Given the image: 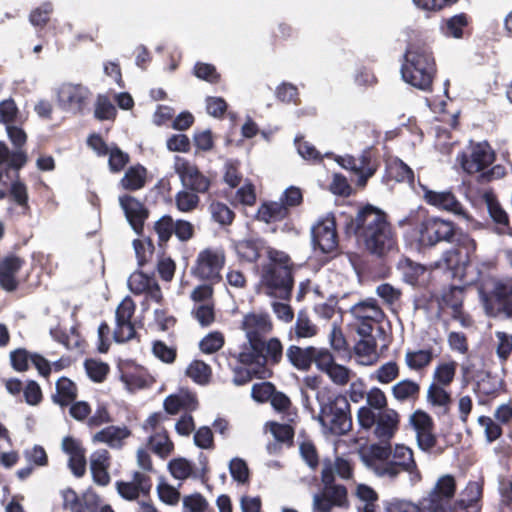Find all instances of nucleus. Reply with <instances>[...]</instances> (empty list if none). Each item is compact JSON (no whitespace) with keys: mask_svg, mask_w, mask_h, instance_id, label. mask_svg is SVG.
I'll list each match as a JSON object with an SVG mask.
<instances>
[{"mask_svg":"<svg viewBox=\"0 0 512 512\" xmlns=\"http://www.w3.org/2000/svg\"><path fill=\"white\" fill-rule=\"evenodd\" d=\"M479 296L487 316L512 319V278L494 279L490 289H480Z\"/></svg>","mask_w":512,"mask_h":512,"instance_id":"423d86ee","label":"nucleus"},{"mask_svg":"<svg viewBox=\"0 0 512 512\" xmlns=\"http://www.w3.org/2000/svg\"><path fill=\"white\" fill-rule=\"evenodd\" d=\"M62 450L69 455L68 466L72 473L80 478L86 472V450L81 442L72 436H66L62 440Z\"/></svg>","mask_w":512,"mask_h":512,"instance_id":"393cba45","label":"nucleus"},{"mask_svg":"<svg viewBox=\"0 0 512 512\" xmlns=\"http://www.w3.org/2000/svg\"><path fill=\"white\" fill-rule=\"evenodd\" d=\"M456 370L457 362L455 361L439 363L433 373V383L449 386L454 381Z\"/></svg>","mask_w":512,"mask_h":512,"instance_id":"a18cd8bd","label":"nucleus"},{"mask_svg":"<svg viewBox=\"0 0 512 512\" xmlns=\"http://www.w3.org/2000/svg\"><path fill=\"white\" fill-rule=\"evenodd\" d=\"M283 358V345L277 337L263 338L252 344H243L237 356L244 366H256L257 378L265 379L272 375L270 367L278 365Z\"/></svg>","mask_w":512,"mask_h":512,"instance_id":"39448f33","label":"nucleus"},{"mask_svg":"<svg viewBox=\"0 0 512 512\" xmlns=\"http://www.w3.org/2000/svg\"><path fill=\"white\" fill-rule=\"evenodd\" d=\"M19 109L12 98L0 102V123L10 125L17 121Z\"/></svg>","mask_w":512,"mask_h":512,"instance_id":"052dcab7","label":"nucleus"},{"mask_svg":"<svg viewBox=\"0 0 512 512\" xmlns=\"http://www.w3.org/2000/svg\"><path fill=\"white\" fill-rule=\"evenodd\" d=\"M375 172L376 166L372 164L371 151L365 149L359 157H356V174L359 176L360 181L365 183Z\"/></svg>","mask_w":512,"mask_h":512,"instance_id":"de8ad7c7","label":"nucleus"},{"mask_svg":"<svg viewBox=\"0 0 512 512\" xmlns=\"http://www.w3.org/2000/svg\"><path fill=\"white\" fill-rule=\"evenodd\" d=\"M314 352V346L302 348L297 345H290L286 350V357L293 367L306 372L312 367Z\"/></svg>","mask_w":512,"mask_h":512,"instance_id":"7c9ffc66","label":"nucleus"},{"mask_svg":"<svg viewBox=\"0 0 512 512\" xmlns=\"http://www.w3.org/2000/svg\"><path fill=\"white\" fill-rule=\"evenodd\" d=\"M398 226H408L418 246L423 248L434 247L440 242L448 243L462 230L452 221L430 215L428 210L422 207L411 210L406 217L398 221Z\"/></svg>","mask_w":512,"mask_h":512,"instance_id":"f257e3e1","label":"nucleus"},{"mask_svg":"<svg viewBox=\"0 0 512 512\" xmlns=\"http://www.w3.org/2000/svg\"><path fill=\"white\" fill-rule=\"evenodd\" d=\"M495 335L497 338L496 354L502 362H505L512 354V335L503 331H497Z\"/></svg>","mask_w":512,"mask_h":512,"instance_id":"680f3d73","label":"nucleus"},{"mask_svg":"<svg viewBox=\"0 0 512 512\" xmlns=\"http://www.w3.org/2000/svg\"><path fill=\"white\" fill-rule=\"evenodd\" d=\"M128 287L134 295L145 294L147 298L162 303L163 294L153 275H147L142 271L133 272L128 279Z\"/></svg>","mask_w":512,"mask_h":512,"instance_id":"aec40b11","label":"nucleus"},{"mask_svg":"<svg viewBox=\"0 0 512 512\" xmlns=\"http://www.w3.org/2000/svg\"><path fill=\"white\" fill-rule=\"evenodd\" d=\"M241 328L245 332L247 342L252 344L259 341L273 330V323L267 313H247L244 315Z\"/></svg>","mask_w":512,"mask_h":512,"instance_id":"6ab92c4d","label":"nucleus"},{"mask_svg":"<svg viewBox=\"0 0 512 512\" xmlns=\"http://www.w3.org/2000/svg\"><path fill=\"white\" fill-rule=\"evenodd\" d=\"M312 241L322 253L329 254L337 250L339 237L335 216L330 213L312 227Z\"/></svg>","mask_w":512,"mask_h":512,"instance_id":"4468645a","label":"nucleus"},{"mask_svg":"<svg viewBox=\"0 0 512 512\" xmlns=\"http://www.w3.org/2000/svg\"><path fill=\"white\" fill-rule=\"evenodd\" d=\"M225 265L223 250L206 248L199 252L193 274L200 280L218 283L221 281V270Z\"/></svg>","mask_w":512,"mask_h":512,"instance_id":"f8f14e48","label":"nucleus"},{"mask_svg":"<svg viewBox=\"0 0 512 512\" xmlns=\"http://www.w3.org/2000/svg\"><path fill=\"white\" fill-rule=\"evenodd\" d=\"M456 482L452 475H444L440 477L429 495V503H434V508H442L455 495Z\"/></svg>","mask_w":512,"mask_h":512,"instance_id":"c85d7f7f","label":"nucleus"},{"mask_svg":"<svg viewBox=\"0 0 512 512\" xmlns=\"http://www.w3.org/2000/svg\"><path fill=\"white\" fill-rule=\"evenodd\" d=\"M448 243L453 246L443 253L441 260L454 277L462 276L470 264L472 255L476 252L477 243L463 229L458 231Z\"/></svg>","mask_w":512,"mask_h":512,"instance_id":"6e6552de","label":"nucleus"},{"mask_svg":"<svg viewBox=\"0 0 512 512\" xmlns=\"http://www.w3.org/2000/svg\"><path fill=\"white\" fill-rule=\"evenodd\" d=\"M496 160V153L487 141H469L457 155V161L467 174L482 173Z\"/></svg>","mask_w":512,"mask_h":512,"instance_id":"9b49d317","label":"nucleus"},{"mask_svg":"<svg viewBox=\"0 0 512 512\" xmlns=\"http://www.w3.org/2000/svg\"><path fill=\"white\" fill-rule=\"evenodd\" d=\"M77 395V387L71 379L67 377L58 379L56 382V394L53 396V401L56 404L66 407L76 400Z\"/></svg>","mask_w":512,"mask_h":512,"instance_id":"4c0bfd02","label":"nucleus"},{"mask_svg":"<svg viewBox=\"0 0 512 512\" xmlns=\"http://www.w3.org/2000/svg\"><path fill=\"white\" fill-rule=\"evenodd\" d=\"M357 419L364 430L373 429V435L381 443H389L400 426V414L392 408L372 412L370 408H359Z\"/></svg>","mask_w":512,"mask_h":512,"instance_id":"0eeeda50","label":"nucleus"},{"mask_svg":"<svg viewBox=\"0 0 512 512\" xmlns=\"http://www.w3.org/2000/svg\"><path fill=\"white\" fill-rule=\"evenodd\" d=\"M440 30L447 38H468L473 33V19L469 14L461 12L443 19Z\"/></svg>","mask_w":512,"mask_h":512,"instance_id":"5701e85b","label":"nucleus"},{"mask_svg":"<svg viewBox=\"0 0 512 512\" xmlns=\"http://www.w3.org/2000/svg\"><path fill=\"white\" fill-rule=\"evenodd\" d=\"M132 432L127 426H107L93 436L94 442L107 444L112 449H121Z\"/></svg>","mask_w":512,"mask_h":512,"instance_id":"cd10ccee","label":"nucleus"},{"mask_svg":"<svg viewBox=\"0 0 512 512\" xmlns=\"http://www.w3.org/2000/svg\"><path fill=\"white\" fill-rule=\"evenodd\" d=\"M437 355L432 348L407 350L405 353V364L411 371L424 372L432 363Z\"/></svg>","mask_w":512,"mask_h":512,"instance_id":"72a5a7b5","label":"nucleus"},{"mask_svg":"<svg viewBox=\"0 0 512 512\" xmlns=\"http://www.w3.org/2000/svg\"><path fill=\"white\" fill-rule=\"evenodd\" d=\"M318 332V328L314 325L309 317L300 312L294 325V333L297 339L314 337Z\"/></svg>","mask_w":512,"mask_h":512,"instance_id":"5fc2aeb1","label":"nucleus"},{"mask_svg":"<svg viewBox=\"0 0 512 512\" xmlns=\"http://www.w3.org/2000/svg\"><path fill=\"white\" fill-rule=\"evenodd\" d=\"M208 506V501L200 493L187 495L183 498V512H205Z\"/></svg>","mask_w":512,"mask_h":512,"instance_id":"338daca9","label":"nucleus"},{"mask_svg":"<svg viewBox=\"0 0 512 512\" xmlns=\"http://www.w3.org/2000/svg\"><path fill=\"white\" fill-rule=\"evenodd\" d=\"M175 171L182 185L195 193H206L211 186V180L205 176L196 165L187 160L176 163Z\"/></svg>","mask_w":512,"mask_h":512,"instance_id":"a211bd4d","label":"nucleus"},{"mask_svg":"<svg viewBox=\"0 0 512 512\" xmlns=\"http://www.w3.org/2000/svg\"><path fill=\"white\" fill-rule=\"evenodd\" d=\"M397 267L401 271L405 282L411 285H415L425 272L422 265L413 262L409 258L400 259Z\"/></svg>","mask_w":512,"mask_h":512,"instance_id":"c03bdc74","label":"nucleus"},{"mask_svg":"<svg viewBox=\"0 0 512 512\" xmlns=\"http://www.w3.org/2000/svg\"><path fill=\"white\" fill-rule=\"evenodd\" d=\"M465 493L467 499L462 498L455 503V510L459 509L463 512H480L478 502L482 498L483 488L478 482H469Z\"/></svg>","mask_w":512,"mask_h":512,"instance_id":"e433bc0d","label":"nucleus"},{"mask_svg":"<svg viewBox=\"0 0 512 512\" xmlns=\"http://www.w3.org/2000/svg\"><path fill=\"white\" fill-rule=\"evenodd\" d=\"M358 241H361L371 254L378 257L397 249L398 244L397 235L389 219Z\"/></svg>","mask_w":512,"mask_h":512,"instance_id":"ddd939ff","label":"nucleus"},{"mask_svg":"<svg viewBox=\"0 0 512 512\" xmlns=\"http://www.w3.org/2000/svg\"><path fill=\"white\" fill-rule=\"evenodd\" d=\"M109 459L110 456L107 450L96 451L91 456L90 469L92 478L99 486H107L111 481L108 473Z\"/></svg>","mask_w":512,"mask_h":512,"instance_id":"c756f323","label":"nucleus"},{"mask_svg":"<svg viewBox=\"0 0 512 512\" xmlns=\"http://www.w3.org/2000/svg\"><path fill=\"white\" fill-rule=\"evenodd\" d=\"M399 374V365L395 361H389L376 370V379L382 384H388L397 379Z\"/></svg>","mask_w":512,"mask_h":512,"instance_id":"e2e57ef3","label":"nucleus"},{"mask_svg":"<svg viewBox=\"0 0 512 512\" xmlns=\"http://www.w3.org/2000/svg\"><path fill=\"white\" fill-rule=\"evenodd\" d=\"M186 375L199 385H206L211 380L212 370L201 360L192 361L186 370Z\"/></svg>","mask_w":512,"mask_h":512,"instance_id":"37998d69","label":"nucleus"},{"mask_svg":"<svg viewBox=\"0 0 512 512\" xmlns=\"http://www.w3.org/2000/svg\"><path fill=\"white\" fill-rule=\"evenodd\" d=\"M135 310L136 305L129 296L118 305L115 312L116 327L113 332L115 342L124 343L136 336L135 326L131 321Z\"/></svg>","mask_w":512,"mask_h":512,"instance_id":"2eb2a0df","label":"nucleus"},{"mask_svg":"<svg viewBox=\"0 0 512 512\" xmlns=\"http://www.w3.org/2000/svg\"><path fill=\"white\" fill-rule=\"evenodd\" d=\"M388 219L385 211L368 203L361 206L355 216L347 217L344 233L347 237L354 236L359 240Z\"/></svg>","mask_w":512,"mask_h":512,"instance_id":"1a4fd4ad","label":"nucleus"},{"mask_svg":"<svg viewBox=\"0 0 512 512\" xmlns=\"http://www.w3.org/2000/svg\"><path fill=\"white\" fill-rule=\"evenodd\" d=\"M386 177L396 182L414 183V171L398 157L386 162Z\"/></svg>","mask_w":512,"mask_h":512,"instance_id":"c9c22d12","label":"nucleus"},{"mask_svg":"<svg viewBox=\"0 0 512 512\" xmlns=\"http://www.w3.org/2000/svg\"><path fill=\"white\" fill-rule=\"evenodd\" d=\"M25 265V260L17 255L5 256L0 261V287L6 292H14L19 287L17 274Z\"/></svg>","mask_w":512,"mask_h":512,"instance_id":"b1692460","label":"nucleus"},{"mask_svg":"<svg viewBox=\"0 0 512 512\" xmlns=\"http://www.w3.org/2000/svg\"><path fill=\"white\" fill-rule=\"evenodd\" d=\"M7 197L10 201L21 207L24 214L30 210L28 189L24 182L20 180L12 181Z\"/></svg>","mask_w":512,"mask_h":512,"instance_id":"79ce46f5","label":"nucleus"},{"mask_svg":"<svg viewBox=\"0 0 512 512\" xmlns=\"http://www.w3.org/2000/svg\"><path fill=\"white\" fill-rule=\"evenodd\" d=\"M200 203L197 193L188 190H181L175 195L176 208L183 213L192 212Z\"/></svg>","mask_w":512,"mask_h":512,"instance_id":"8fccbe9b","label":"nucleus"},{"mask_svg":"<svg viewBox=\"0 0 512 512\" xmlns=\"http://www.w3.org/2000/svg\"><path fill=\"white\" fill-rule=\"evenodd\" d=\"M194 75L210 84H217L221 80V75L216 67L210 63L197 62L193 68Z\"/></svg>","mask_w":512,"mask_h":512,"instance_id":"6e6d98bb","label":"nucleus"},{"mask_svg":"<svg viewBox=\"0 0 512 512\" xmlns=\"http://www.w3.org/2000/svg\"><path fill=\"white\" fill-rule=\"evenodd\" d=\"M269 246L266 241L259 237H248L235 243V251L241 261L256 263L261 257V253Z\"/></svg>","mask_w":512,"mask_h":512,"instance_id":"bb28decb","label":"nucleus"},{"mask_svg":"<svg viewBox=\"0 0 512 512\" xmlns=\"http://www.w3.org/2000/svg\"><path fill=\"white\" fill-rule=\"evenodd\" d=\"M421 386L418 382L406 378L391 387V394L400 403H415L419 400Z\"/></svg>","mask_w":512,"mask_h":512,"instance_id":"2f4dec72","label":"nucleus"},{"mask_svg":"<svg viewBox=\"0 0 512 512\" xmlns=\"http://www.w3.org/2000/svg\"><path fill=\"white\" fill-rule=\"evenodd\" d=\"M423 199L427 204L437 209L445 210L455 215H465L463 206L450 191L437 192L423 187Z\"/></svg>","mask_w":512,"mask_h":512,"instance_id":"a878e982","label":"nucleus"},{"mask_svg":"<svg viewBox=\"0 0 512 512\" xmlns=\"http://www.w3.org/2000/svg\"><path fill=\"white\" fill-rule=\"evenodd\" d=\"M436 73L437 66L431 47L424 42L410 43L401 65L402 79L419 90L431 91Z\"/></svg>","mask_w":512,"mask_h":512,"instance_id":"7ed1b4c3","label":"nucleus"},{"mask_svg":"<svg viewBox=\"0 0 512 512\" xmlns=\"http://www.w3.org/2000/svg\"><path fill=\"white\" fill-rule=\"evenodd\" d=\"M267 261L260 269V284L267 296L289 301L294 288V263L284 251L266 249Z\"/></svg>","mask_w":512,"mask_h":512,"instance_id":"f03ea898","label":"nucleus"},{"mask_svg":"<svg viewBox=\"0 0 512 512\" xmlns=\"http://www.w3.org/2000/svg\"><path fill=\"white\" fill-rule=\"evenodd\" d=\"M85 368L89 378L97 383L103 382L109 373L108 364L96 360H87Z\"/></svg>","mask_w":512,"mask_h":512,"instance_id":"0e129e2a","label":"nucleus"},{"mask_svg":"<svg viewBox=\"0 0 512 512\" xmlns=\"http://www.w3.org/2000/svg\"><path fill=\"white\" fill-rule=\"evenodd\" d=\"M409 421L416 434L427 429L435 428L432 417L427 412L420 409L411 414Z\"/></svg>","mask_w":512,"mask_h":512,"instance_id":"69168bd1","label":"nucleus"},{"mask_svg":"<svg viewBox=\"0 0 512 512\" xmlns=\"http://www.w3.org/2000/svg\"><path fill=\"white\" fill-rule=\"evenodd\" d=\"M270 432L273 434L276 441L287 444L288 446L293 445L295 431L291 425L271 422Z\"/></svg>","mask_w":512,"mask_h":512,"instance_id":"bf43d9fd","label":"nucleus"},{"mask_svg":"<svg viewBox=\"0 0 512 512\" xmlns=\"http://www.w3.org/2000/svg\"><path fill=\"white\" fill-rule=\"evenodd\" d=\"M153 232L157 236V246L164 254L168 243L175 235L180 242H188L195 235L194 225L185 219L174 220L169 214L162 215L153 223Z\"/></svg>","mask_w":512,"mask_h":512,"instance_id":"9d476101","label":"nucleus"},{"mask_svg":"<svg viewBox=\"0 0 512 512\" xmlns=\"http://www.w3.org/2000/svg\"><path fill=\"white\" fill-rule=\"evenodd\" d=\"M149 445L154 453L163 458L168 456L174 448L166 431L150 436Z\"/></svg>","mask_w":512,"mask_h":512,"instance_id":"3c124183","label":"nucleus"},{"mask_svg":"<svg viewBox=\"0 0 512 512\" xmlns=\"http://www.w3.org/2000/svg\"><path fill=\"white\" fill-rule=\"evenodd\" d=\"M119 204L133 231L139 236H144V226L149 218L150 211L140 200L129 194L119 197Z\"/></svg>","mask_w":512,"mask_h":512,"instance_id":"f3484780","label":"nucleus"},{"mask_svg":"<svg viewBox=\"0 0 512 512\" xmlns=\"http://www.w3.org/2000/svg\"><path fill=\"white\" fill-rule=\"evenodd\" d=\"M367 406H362L361 408H370L372 412H379L386 409L388 407V401L385 393L378 387H373L366 394Z\"/></svg>","mask_w":512,"mask_h":512,"instance_id":"4d7b16f0","label":"nucleus"},{"mask_svg":"<svg viewBox=\"0 0 512 512\" xmlns=\"http://www.w3.org/2000/svg\"><path fill=\"white\" fill-rule=\"evenodd\" d=\"M147 182V169L141 164L130 166L122 179L120 186L127 191H137L142 189Z\"/></svg>","mask_w":512,"mask_h":512,"instance_id":"f704fd0d","label":"nucleus"},{"mask_svg":"<svg viewBox=\"0 0 512 512\" xmlns=\"http://www.w3.org/2000/svg\"><path fill=\"white\" fill-rule=\"evenodd\" d=\"M316 399L320 407L318 421L325 430L335 436L352 430L351 406L346 396L324 389L317 392Z\"/></svg>","mask_w":512,"mask_h":512,"instance_id":"20e7f679","label":"nucleus"},{"mask_svg":"<svg viewBox=\"0 0 512 512\" xmlns=\"http://www.w3.org/2000/svg\"><path fill=\"white\" fill-rule=\"evenodd\" d=\"M117 110L115 106L111 103L109 98L104 95H99L97 97L94 116L98 120H111L116 117Z\"/></svg>","mask_w":512,"mask_h":512,"instance_id":"13d9d810","label":"nucleus"},{"mask_svg":"<svg viewBox=\"0 0 512 512\" xmlns=\"http://www.w3.org/2000/svg\"><path fill=\"white\" fill-rule=\"evenodd\" d=\"M290 211L280 201L263 202L256 213V219L270 224L282 221L289 217Z\"/></svg>","mask_w":512,"mask_h":512,"instance_id":"473e14b6","label":"nucleus"},{"mask_svg":"<svg viewBox=\"0 0 512 512\" xmlns=\"http://www.w3.org/2000/svg\"><path fill=\"white\" fill-rule=\"evenodd\" d=\"M232 478L242 484L249 481L250 473L247 463L241 458H233L229 463Z\"/></svg>","mask_w":512,"mask_h":512,"instance_id":"774afa93","label":"nucleus"},{"mask_svg":"<svg viewBox=\"0 0 512 512\" xmlns=\"http://www.w3.org/2000/svg\"><path fill=\"white\" fill-rule=\"evenodd\" d=\"M210 212L213 220L223 226L231 225L235 219L234 211L219 201L210 204Z\"/></svg>","mask_w":512,"mask_h":512,"instance_id":"864d4df0","label":"nucleus"},{"mask_svg":"<svg viewBox=\"0 0 512 512\" xmlns=\"http://www.w3.org/2000/svg\"><path fill=\"white\" fill-rule=\"evenodd\" d=\"M90 92L81 84L64 83L58 90V101L62 108L81 112Z\"/></svg>","mask_w":512,"mask_h":512,"instance_id":"412c9836","label":"nucleus"},{"mask_svg":"<svg viewBox=\"0 0 512 512\" xmlns=\"http://www.w3.org/2000/svg\"><path fill=\"white\" fill-rule=\"evenodd\" d=\"M436 383H431L427 390V400L433 406L448 407L452 402V397L449 392Z\"/></svg>","mask_w":512,"mask_h":512,"instance_id":"09e8293b","label":"nucleus"},{"mask_svg":"<svg viewBox=\"0 0 512 512\" xmlns=\"http://www.w3.org/2000/svg\"><path fill=\"white\" fill-rule=\"evenodd\" d=\"M152 488L151 478L139 471L133 473L132 481H117L116 489L119 495L128 501L138 499L140 495L147 496Z\"/></svg>","mask_w":512,"mask_h":512,"instance_id":"4be33fe9","label":"nucleus"},{"mask_svg":"<svg viewBox=\"0 0 512 512\" xmlns=\"http://www.w3.org/2000/svg\"><path fill=\"white\" fill-rule=\"evenodd\" d=\"M488 212L495 224L500 226L501 230L512 236V228L510 227V219L508 213L502 208L499 201L490 197L487 199Z\"/></svg>","mask_w":512,"mask_h":512,"instance_id":"ea45409f","label":"nucleus"},{"mask_svg":"<svg viewBox=\"0 0 512 512\" xmlns=\"http://www.w3.org/2000/svg\"><path fill=\"white\" fill-rule=\"evenodd\" d=\"M464 289L460 286H450L442 294V302L453 310L456 315L461 312Z\"/></svg>","mask_w":512,"mask_h":512,"instance_id":"603ef678","label":"nucleus"},{"mask_svg":"<svg viewBox=\"0 0 512 512\" xmlns=\"http://www.w3.org/2000/svg\"><path fill=\"white\" fill-rule=\"evenodd\" d=\"M352 310L358 319L372 320L374 323H380L385 317V314L377 304V301L372 298L359 302Z\"/></svg>","mask_w":512,"mask_h":512,"instance_id":"58836bf2","label":"nucleus"},{"mask_svg":"<svg viewBox=\"0 0 512 512\" xmlns=\"http://www.w3.org/2000/svg\"><path fill=\"white\" fill-rule=\"evenodd\" d=\"M348 491L344 485L323 487L313 497L312 512H329L334 507H349Z\"/></svg>","mask_w":512,"mask_h":512,"instance_id":"dca6fc26","label":"nucleus"},{"mask_svg":"<svg viewBox=\"0 0 512 512\" xmlns=\"http://www.w3.org/2000/svg\"><path fill=\"white\" fill-rule=\"evenodd\" d=\"M133 247L140 267L147 264L152 259L155 252V245L150 237L135 239L133 241Z\"/></svg>","mask_w":512,"mask_h":512,"instance_id":"49530a36","label":"nucleus"},{"mask_svg":"<svg viewBox=\"0 0 512 512\" xmlns=\"http://www.w3.org/2000/svg\"><path fill=\"white\" fill-rule=\"evenodd\" d=\"M392 454V461L396 462L400 469L407 473H413L417 470V464L414 460L413 451L404 445H396Z\"/></svg>","mask_w":512,"mask_h":512,"instance_id":"a19ab883","label":"nucleus"}]
</instances>
